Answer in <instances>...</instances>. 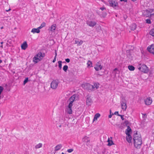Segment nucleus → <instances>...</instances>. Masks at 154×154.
Instances as JSON below:
<instances>
[{
	"mask_svg": "<svg viewBox=\"0 0 154 154\" xmlns=\"http://www.w3.org/2000/svg\"><path fill=\"white\" fill-rule=\"evenodd\" d=\"M134 144L136 148H140L142 144V138L140 134H138L136 131L134 136Z\"/></svg>",
	"mask_w": 154,
	"mask_h": 154,
	"instance_id": "nucleus-1",
	"label": "nucleus"
},
{
	"mask_svg": "<svg viewBox=\"0 0 154 154\" xmlns=\"http://www.w3.org/2000/svg\"><path fill=\"white\" fill-rule=\"evenodd\" d=\"M138 69L140 71L145 73H147L149 71V69L147 66L144 64H139L137 66Z\"/></svg>",
	"mask_w": 154,
	"mask_h": 154,
	"instance_id": "nucleus-2",
	"label": "nucleus"
},
{
	"mask_svg": "<svg viewBox=\"0 0 154 154\" xmlns=\"http://www.w3.org/2000/svg\"><path fill=\"white\" fill-rule=\"evenodd\" d=\"M59 82L58 80H53L51 84V87L53 89H55L57 88L58 86V84Z\"/></svg>",
	"mask_w": 154,
	"mask_h": 154,
	"instance_id": "nucleus-3",
	"label": "nucleus"
},
{
	"mask_svg": "<svg viewBox=\"0 0 154 154\" xmlns=\"http://www.w3.org/2000/svg\"><path fill=\"white\" fill-rule=\"evenodd\" d=\"M120 103L122 109L124 111H125L127 107L126 101L125 99L124 98H122Z\"/></svg>",
	"mask_w": 154,
	"mask_h": 154,
	"instance_id": "nucleus-4",
	"label": "nucleus"
},
{
	"mask_svg": "<svg viewBox=\"0 0 154 154\" xmlns=\"http://www.w3.org/2000/svg\"><path fill=\"white\" fill-rule=\"evenodd\" d=\"M126 53L127 57L131 60H132L134 55L133 51L132 50H127Z\"/></svg>",
	"mask_w": 154,
	"mask_h": 154,
	"instance_id": "nucleus-5",
	"label": "nucleus"
},
{
	"mask_svg": "<svg viewBox=\"0 0 154 154\" xmlns=\"http://www.w3.org/2000/svg\"><path fill=\"white\" fill-rule=\"evenodd\" d=\"M86 24L90 27H93L97 24V22L93 20H89L87 21Z\"/></svg>",
	"mask_w": 154,
	"mask_h": 154,
	"instance_id": "nucleus-6",
	"label": "nucleus"
},
{
	"mask_svg": "<svg viewBox=\"0 0 154 154\" xmlns=\"http://www.w3.org/2000/svg\"><path fill=\"white\" fill-rule=\"evenodd\" d=\"M144 102L146 105H149L151 104L152 100L151 97H149L145 99Z\"/></svg>",
	"mask_w": 154,
	"mask_h": 154,
	"instance_id": "nucleus-7",
	"label": "nucleus"
},
{
	"mask_svg": "<svg viewBox=\"0 0 154 154\" xmlns=\"http://www.w3.org/2000/svg\"><path fill=\"white\" fill-rule=\"evenodd\" d=\"M94 69L97 71H98L99 70L102 69V66L101 65L99 62H98L94 67Z\"/></svg>",
	"mask_w": 154,
	"mask_h": 154,
	"instance_id": "nucleus-8",
	"label": "nucleus"
},
{
	"mask_svg": "<svg viewBox=\"0 0 154 154\" xmlns=\"http://www.w3.org/2000/svg\"><path fill=\"white\" fill-rule=\"evenodd\" d=\"M109 2L110 6L113 7L116 6L118 4L117 2H115L112 0H109Z\"/></svg>",
	"mask_w": 154,
	"mask_h": 154,
	"instance_id": "nucleus-9",
	"label": "nucleus"
},
{
	"mask_svg": "<svg viewBox=\"0 0 154 154\" xmlns=\"http://www.w3.org/2000/svg\"><path fill=\"white\" fill-rule=\"evenodd\" d=\"M147 49L150 53L153 54H154V45H152L150 47H148Z\"/></svg>",
	"mask_w": 154,
	"mask_h": 154,
	"instance_id": "nucleus-10",
	"label": "nucleus"
},
{
	"mask_svg": "<svg viewBox=\"0 0 154 154\" xmlns=\"http://www.w3.org/2000/svg\"><path fill=\"white\" fill-rule=\"evenodd\" d=\"M36 55L40 60H41L45 56V54L42 53L41 52H39Z\"/></svg>",
	"mask_w": 154,
	"mask_h": 154,
	"instance_id": "nucleus-11",
	"label": "nucleus"
},
{
	"mask_svg": "<svg viewBox=\"0 0 154 154\" xmlns=\"http://www.w3.org/2000/svg\"><path fill=\"white\" fill-rule=\"evenodd\" d=\"M92 102V100L89 97V96H87V98L86 100V105L88 106H90Z\"/></svg>",
	"mask_w": 154,
	"mask_h": 154,
	"instance_id": "nucleus-12",
	"label": "nucleus"
},
{
	"mask_svg": "<svg viewBox=\"0 0 154 154\" xmlns=\"http://www.w3.org/2000/svg\"><path fill=\"white\" fill-rule=\"evenodd\" d=\"M90 139L89 137L86 136L85 137L82 138V141L84 142H85L87 144H88L90 142Z\"/></svg>",
	"mask_w": 154,
	"mask_h": 154,
	"instance_id": "nucleus-13",
	"label": "nucleus"
},
{
	"mask_svg": "<svg viewBox=\"0 0 154 154\" xmlns=\"http://www.w3.org/2000/svg\"><path fill=\"white\" fill-rule=\"evenodd\" d=\"M28 45L26 42H24L21 45L22 49L25 50L27 47Z\"/></svg>",
	"mask_w": 154,
	"mask_h": 154,
	"instance_id": "nucleus-14",
	"label": "nucleus"
},
{
	"mask_svg": "<svg viewBox=\"0 0 154 154\" xmlns=\"http://www.w3.org/2000/svg\"><path fill=\"white\" fill-rule=\"evenodd\" d=\"M31 32H33V33H39L40 32V30L38 27L36 29L33 28L32 29Z\"/></svg>",
	"mask_w": 154,
	"mask_h": 154,
	"instance_id": "nucleus-15",
	"label": "nucleus"
},
{
	"mask_svg": "<svg viewBox=\"0 0 154 154\" xmlns=\"http://www.w3.org/2000/svg\"><path fill=\"white\" fill-rule=\"evenodd\" d=\"M127 136L126 137V140L129 143L131 142L132 140V137L130 134H126Z\"/></svg>",
	"mask_w": 154,
	"mask_h": 154,
	"instance_id": "nucleus-16",
	"label": "nucleus"
},
{
	"mask_svg": "<svg viewBox=\"0 0 154 154\" xmlns=\"http://www.w3.org/2000/svg\"><path fill=\"white\" fill-rule=\"evenodd\" d=\"M40 60L38 58V57L36 56V55L35 57L33 58V61L35 63H36L39 61Z\"/></svg>",
	"mask_w": 154,
	"mask_h": 154,
	"instance_id": "nucleus-17",
	"label": "nucleus"
},
{
	"mask_svg": "<svg viewBox=\"0 0 154 154\" xmlns=\"http://www.w3.org/2000/svg\"><path fill=\"white\" fill-rule=\"evenodd\" d=\"M137 25L135 23H132L130 26V28L131 30H134L136 28Z\"/></svg>",
	"mask_w": 154,
	"mask_h": 154,
	"instance_id": "nucleus-18",
	"label": "nucleus"
},
{
	"mask_svg": "<svg viewBox=\"0 0 154 154\" xmlns=\"http://www.w3.org/2000/svg\"><path fill=\"white\" fill-rule=\"evenodd\" d=\"M132 130L131 128L129 126H128L127 128L125 131L126 134H130L129 133Z\"/></svg>",
	"mask_w": 154,
	"mask_h": 154,
	"instance_id": "nucleus-19",
	"label": "nucleus"
},
{
	"mask_svg": "<svg viewBox=\"0 0 154 154\" xmlns=\"http://www.w3.org/2000/svg\"><path fill=\"white\" fill-rule=\"evenodd\" d=\"M62 146L61 144H60L56 146L55 147L54 151H57L58 150L62 148Z\"/></svg>",
	"mask_w": 154,
	"mask_h": 154,
	"instance_id": "nucleus-20",
	"label": "nucleus"
},
{
	"mask_svg": "<svg viewBox=\"0 0 154 154\" xmlns=\"http://www.w3.org/2000/svg\"><path fill=\"white\" fill-rule=\"evenodd\" d=\"M76 96V95H75L74 94L70 98L69 100L70 102L73 103L75 99Z\"/></svg>",
	"mask_w": 154,
	"mask_h": 154,
	"instance_id": "nucleus-21",
	"label": "nucleus"
},
{
	"mask_svg": "<svg viewBox=\"0 0 154 154\" xmlns=\"http://www.w3.org/2000/svg\"><path fill=\"white\" fill-rule=\"evenodd\" d=\"M56 28V24H53L50 27V31L53 32H54V30Z\"/></svg>",
	"mask_w": 154,
	"mask_h": 154,
	"instance_id": "nucleus-22",
	"label": "nucleus"
},
{
	"mask_svg": "<svg viewBox=\"0 0 154 154\" xmlns=\"http://www.w3.org/2000/svg\"><path fill=\"white\" fill-rule=\"evenodd\" d=\"M100 114L99 113H96L94 116L93 120V121L97 120V119L100 117Z\"/></svg>",
	"mask_w": 154,
	"mask_h": 154,
	"instance_id": "nucleus-23",
	"label": "nucleus"
},
{
	"mask_svg": "<svg viewBox=\"0 0 154 154\" xmlns=\"http://www.w3.org/2000/svg\"><path fill=\"white\" fill-rule=\"evenodd\" d=\"M107 142L108 143L107 145L109 146H110L114 144L112 141V140H110L109 138L108 139Z\"/></svg>",
	"mask_w": 154,
	"mask_h": 154,
	"instance_id": "nucleus-24",
	"label": "nucleus"
},
{
	"mask_svg": "<svg viewBox=\"0 0 154 154\" xmlns=\"http://www.w3.org/2000/svg\"><path fill=\"white\" fill-rule=\"evenodd\" d=\"M83 43V41L82 40L80 41H79L77 40L75 41V44H77V45L79 46L82 44Z\"/></svg>",
	"mask_w": 154,
	"mask_h": 154,
	"instance_id": "nucleus-25",
	"label": "nucleus"
},
{
	"mask_svg": "<svg viewBox=\"0 0 154 154\" xmlns=\"http://www.w3.org/2000/svg\"><path fill=\"white\" fill-rule=\"evenodd\" d=\"M67 112L69 114H72V109L68 108L67 109Z\"/></svg>",
	"mask_w": 154,
	"mask_h": 154,
	"instance_id": "nucleus-26",
	"label": "nucleus"
},
{
	"mask_svg": "<svg viewBox=\"0 0 154 154\" xmlns=\"http://www.w3.org/2000/svg\"><path fill=\"white\" fill-rule=\"evenodd\" d=\"M42 143H39L35 146V148L36 149L39 148L42 146Z\"/></svg>",
	"mask_w": 154,
	"mask_h": 154,
	"instance_id": "nucleus-27",
	"label": "nucleus"
},
{
	"mask_svg": "<svg viewBox=\"0 0 154 154\" xmlns=\"http://www.w3.org/2000/svg\"><path fill=\"white\" fill-rule=\"evenodd\" d=\"M128 68L130 71H134V67L131 65H129L128 66Z\"/></svg>",
	"mask_w": 154,
	"mask_h": 154,
	"instance_id": "nucleus-28",
	"label": "nucleus"
},
{
	"mask_svg": "<svg viewBox=\"0 0 154 154\" xmlns=\"http://www.w3.org/2000/svg\"><path fill=\"white\" fill-rule=\"evenodd\" d=\"M149 33L150 35H152V36H154V28L150 30Z\"/></svg>",
	"mask_w": 154,
	"mask_h": 154,
	"instance_id": "nucleus-29",
	"label": "nucleus"
},
{
	"mask_svg": "<svg viewBox=\"0 0 154 154\" xmlns=\"http://www.w3.org/2000/svg\"><path fill=\"white\" fill-rule=\"evenodd\" d=\"M45 22H43L41 24L40 26L38 27V28H39V29H40L42 28L43 27H45Z\"/></svg>",
	"mask_w": 154,
	"mask_h": 154,
	"instance_id": "nucleus-30",
	"label": "nucleus"
},
{
	"mask_svg": "<svg viewBox=\"0 0 154 154\" xmlns=\"http://www.w3.org/2000/svg\"><path fill=\"white\" fill-rule=\"evenodd\" d=\"M62 62L61 61H58V66L60 69L62 68Z\"/></svg>",
	"mask_w": 154,
	"mask_h": 154,
	"instance_id": "nucleus-31",
	"label": "nucleus"
},
{
	"mask_svg": "<svg viewBox=\"0 0 154 154\" xmlns=\"http://www.w3.org/2000/svg\"><path fill=\"white\" fill-rule=\"evenodd\" d=\"M68 68V66L66 65L63 66V70L65 72H66Z\"/></svg>",
	"mask_w": 154,
	"mask_h": 154,
	"instance_id": "nucleus-32",
	"label": "nucleus"
},
{
	"mask_svg": "<svg viewBox=\"0 0 154 154\" xmlns=\"http://www.w3.org/2000/svg\"><path fill=\"white\" fill-rule=\"evenodd\" d=\"M87 64L88 66H90V67L92 66V63L91 61H90V60H88V62L87 63Z\"/></svg>",
	"mask_w": 154,
	"mask_h": 154,
	"instance_id": "nucleus-33",
	"label": "nucleus"
},
{
	"mask_svg": "<svg viewBox=\"0 0 154 154\" xmlns=\"http://www.w3.org/2000/svg\"><path fill=\"white\" fill-rule=\"evenodd\" d=\"M4 90V88L2 86H0V98H1V95Z\"/></svg>",
	"mask_w": 154,
	"mask_h": 154,
	"instance_id": "nucleus-34",
	"label": "nucleus"
},
{
	"mask_svg": "<svg viewBox=\"0 0 154 154\" xmlns=\"http://www.w3.org/2000/svg\"><path fill=\"white\" fill-rule=\"evenodd\" d=\"M84 86H88V87H91L92 89H94L95 88V87H94V86L91 85L89 84L85 85H84Z\"/></svg>",
	"mask_w": 154,
	"mask_h": 154,
	"instance_id": "nucleus-35",
	"label": "nucleus"
},
{
	"mask_svg": "<svg viewBox=\"0 0 154 154\" xmlns=\"http://www.w3.org/2000/svg\"><path fill=\"white\" fill-rule=\"evenodd\" d=\"M28 81V78L27 77L26 78L24 81H23V84L25 85L26 83Z\"/></svg>",
	"mask_w": 154,
	"mask_h": 154,
	"instance_id": "nucleus-36",
	"label": "nucleus"
},
{
	"mask_svg": "<svg viewBox=\"0 0 154 154\" xmlns=\"http://www.w3.org/2000/svg\"><path fill=\"white\" fill-rule=\"evenodd\" d=\"M72 103H73L70 102V103L68 106V108H72V106L73 105Z\"/></svg>",
	"mask_w": 154,
	"mask_h": 154,
	"instance_id": "nucleus-37",
	"label": "nucleus"
},
{
	"mask_svg": "<svg viewBox=\"0 0 154 154\" xmlns=\"http://www.w3.org/2000/svg\"><path fill=\"white\" fill-rule=\"evenodd\" d=\"M125 123L126 125L127 126H129V122L128 120H125Z\"/></svg>",
	"mask_w": 154,
	"mask_h": 154,
	"instance_id": "nucleus-38",
	"label": "nucleus"
},
{
	"mask_svg": "<svg viewBox=\"0 0 154 154\" xmlns=\"http://www.w3.org/2000/svg\"><path fill=\"white\" fill-rule=\"evenodd\" d=\"M101 29V28L100 26H99L96 29L97 30V32H99L100 31Z\"/></svg>",
	"mask_w": 154,
	"mask_h": 154,
	"instance_id": "nucleus-39",
	"label": "nucleus"
},
{
	"mask_svg": "<svg viewBox=\"0 0 154 154\" xmlns=\"http://www.w3.org/2000/svg\"><path fill=\"white\" fill-rule=\"evenodd\" d=\"M146 23L150 24L151 23V20L149 19H147L146 20Z\"/></svg>",
	"mask_w": 154,
	"mask_h": 154,
	"instance_id": "nucleus-40",
	"label": "nucleus"
},
{
	"mask_svg": "<svg viewBox=\"0 0 154 154\" xmlns=\"http://www.w3.org/2000/svg\"><path fill=\"white\" fill-rule=\"evenodd\" d=\"M73 149H68L67 150V151L68 152L70 153V152H72L73 151Z\"/></svg>",
	"mask_w": 154,
	"mask_h": 154,
	"instance_id": "nucleus-41",
	"label": "nucleus"
},
{
	"mask_svg": "<svg viewBox=\"0 0 154 154\" xmlns=\"http://www.w3.org/2000/svg\"><path fill=\"white\" fill-rule=\"evenodd\" d=\"M65 61L67 63H69L70 62V59L69 58H67L65 59Z\"/></svg>",
	"mask_w": 154,
	"mask_h": 154,
	"instance_id": "nucleus-42",
	"label": "nucleus"
},
{
	"mask_svg": "<svg viewBox=\"0 0 154 154\" xmlns=\"http://www.w3.org/2000/svg\"><path fill=\"white\" fill-rule=\"evenodd\" d=\"M100 9L102 11H103L104 10L106 9V8L105 7H102L100 8Z\"/></svg>",
	"mask_w": 154,
	"mask_h": 154,
	"instance_id": "nucleus-43",
	"label": "nucleus"
},
{
	"mask_svg": "<svg viewBox=\"0 0 154 154\" xmlns=\"http://www.w3.org/2000/svg\"><path fill=\"white\" fill-rule=\"evenodd\" d=\"M94 86H95V87L96 88V89H97L99 87V85H98L97 84L95 85L94 84Z\"/></svg>",
	"mask_w": 154,
	"mask_h": 154,
	"instance_id": "nucleus-44",
	"label": "nucleus"
},
{
	"mask_svg": "<svg viewBox=\"0 0 154 154\" xmlns=\"http://www.w3.org/2000/svg\"><path fill=\"white\" fill-rule=\"evenodd\" d=\"M56 60V56H55L54 58V59L53 60V61H52L53 62V63H54L55 62Z\"/></svg>",
	"mask_w": 154,
	"mask_h": 154,
	"instance_id": "nucleus-45",
	"label": "nucleus"
},
{
	"mask_svg": "<svg viewBox=\"0 0 154 154\" xmlns=\"http://www.w3.org/2000/svg\"><path fill=\"white\" fill-rule=\"evenodd\" d=\"M106 15V14L105 13L104 14H103V15H102V16L103 17H105Z\"/></svg>",
	"mask_w": 154,
	"mask_h": 154,
	"instance_id": "nucleus-46",
	"label": "nucleus"
},
{
	"mask_svg": "<svg viewBox=\"0 0 154 154\" xmlns=\"http://www.w3.org/2000/svg\"><path fill=\"white\" fill-rule=\"evenodd\" d=\"M114 114L115 115L117 114V115L119 114V112H115L114 113Z\"/></svg>",
	"mask_w": 154,
	"mask_h": 154,
	"instance_id": "nucleus-47",
	"label": "nucleus"
},
{
	"mask_svg": "<svg viewBox=\"0 0 154 154\" xmlns=\"http://www.w3.org/2000/svg\"><path fill=\"white\" fill-rule=\"evenodd\" d=\"M120 1L121 2L123 1L125 2H126L127 1V0H120Z\"/></svg>",
	"mask_w": 154,
	"mask_h": 154,
	"instance_id": "nucleus-48",
	"label": "nucleus"
},
{
	"mask_svg": "<svg viewBox=\"0 0 154 154\" xmlns=\"http://www.w3.org/2000/svg\"><path fill=\"white\" fill-rule=\"evenodd\" d=\"M121 119L122 120H124V116H121Z\"/></svg>",
	"mask_w": 154,
	"mask_h": 154,
	"instance_id": "nucleus-49",
	"label": "nucleus"
},
{
	"mask_svg": "<svg viewBox=\"0 0 154 154\" xmlns=\"http://www.w3.org/2000/svg\"><path fill=\"white\" fill-rule=\"evenodd\" d=\"M112 116V115H111V114H110L109 116V118H111Z\"/></svg>",
	"mask_w": 154,
	"mask_h": 154,
	"instance_id": "nucleus-50",
	"label": "nucleus"
},
{
	"mask_svg": "<svg viewBox=\"0 0 154 154\" xmlns=\"http://www.w3.org/2000/svg\"><path fill=\"white\" fill-rule=\"evenodd\" d=\"M118 116H120L121 117L122 116H124L123 115H120V114H119L118 115Z\"/></svg>",
	"mask_w": 154,
	"mask_h": 154,
	"instance_id": "nucleus-51",
	"label": "nucleus"
},
{
	"mask_svg": "<svg viewBox=\"0 0 154 154\" xmlns=\"http://www.w3.org/2000/svg\"><path fill=\"white\" fill-rule=\"evenodd\" d=\"M11 10V9L10 8H9L8 10H6V11L7 12H8V11H10Z\"/></svg>",
	"mask_w": 154,
	"mask_h": 154,
	"instance_id": "nucleus-52",
	"label": "nucleus"
},
{
	"mask_svg": "<svg viewBox=\"0 0 154 154\" xmlns=\"http://www.w3.org/2000/svg\"><path fill=\"white\" fill-rule=\"evenodd\" d=\"M57 56V53L56 51L55 52V56H56V57Z\"/></svg>",
	"mask_w": 154,
	"mask_h": 154,
	"instance_id": "nucleus-53",
	"label": "nucleus"
},
{
	"mask_svg": "<svg viewBox=\"0 0 154 154\" xmlns=\"http://www.w3.org/2000/svg\"><path fill=\"white\" fill-rule=\"evenodd\" d=\"M142 114L144 116H146V114H143V113H142Z\"/></svg>",
	"mask_w": 154,
	"mask_h": 154,
	"instance_id": "nucleus-54",
	"label": "nucleus"
},
{
	"mask_svg": "<svg viewBox=\"0 0 154 154\" xmlns=\"http://www.w3.org/2000/svg\"><path fill=\"white\" fill-rule=\"evenodd\" d=\"M2 60L0 59V63H2Z\"/></svg>",
	"mask_w": 154,
	"mask_h": 154,
	"instance_id": "nucleus-55",
	"label": "nucleus"
},
{
	"mask_svg": "<svg viewBox=\"0 0 154 154\" xmlns=\"http://www.w3.org/2000/svg\"><path fill=\"white\" fill-rule=\"evenodd\" d=\"M0 47L2 48H3V45H1L0 46Z\"/></svg>",
	"mask_w": 154,
	"mask_h": 154,
	"instance_id": "nucleus-56",
	"label": "nucleus"
},
{
	"mask_svg": "<svg viewBox=\"0 0 154 154\" xmlns=\"http://www.w3.org/2000/svg\"><path fill=\"white\" fill-rule=\"evenodd\" d=\"M154 9H151V10H152V11L150 12V13H151L152 12V11H154Z\"/></svg>",
	"mask_w": 154,
	"mask_h": 154,
	"instance_id": "nucleus-57",
	"label": "nucleus"
},
{
	"mask_svg": "<svg viewBox=\"0 0 154 154\" xmlns=\"http://www.w3.org/2000/svg\"><path fill=\"white\" fill-rule=\"evenodd\" d=\"M0 28H1V29H3V26H2V27H1Z\"/></svg>",
	"mask_w": 154,
	"mask_h": 154,
	"instance_id": "nucleus-58",
	"label": "nucleus"
},
{
	"mask_svg": "<svg viewBox=\"0 0 154 154\" xmlns=\"http://www.w3.org/2000/svg\"><path fill=\"white\" fill-rule=\"evenodd\" d=\"M150 15H154V13L153 14H150Z\"/></svg>",
	"mask_w": 154,
	"mask_h": 154,
	"instance_id": "nucleus-59",
	"label": "nucleus"
},
{
	"mask_svg": "<svg viewBox=\"0 0 154 154\" xmlns=\"http://www.w3.org/2000/svg\"><path fill=\"white\" fill-rule=\"evenodd\" d=\"M3 42H1V44L2 45L3 44Z\"/></svg>",
	"mask_w": 154,
	"mask_h": 154,
	"instance_id": "nucleus-60",
	"label": "nucleus"
},
{
	"mask_svg": "<svg viewBox=\"0 0 154 154\" xmlns=\"http://www.w3.org/2000/svg\"><path fill=\"white\" fill-rule=\"evenodd\" d=\"M132 1H133V2H134L136 1L137 0H131Z\"/></svg>",
	"mask_w": 154,
	"mask_h": 154,
	"instance_id": "nucleus-61",
	"label": "nucleus"
},
{
	"mask_svg": "<svg viewBox=\"0 0 154 154\" xmlns=\"http://www.w3.org/2000/svg\"><path fill=\"white\" fill-rule=\"evenodd\" d=\"M61 127V125H60L59 126V127Z\"/></svg>",
	"mask_w": 154,
	"mask_h": 154,
	"instance_id": "nucleus-62",
	"label": "nucleus"
},
{
	"mask_svg": "<svg viewBox=\"0 0 154 154\" xmlns=\"http://www.w3.org/2000/svg\"><path fill=\"white\" fill-rule=\"evenodd\" d=\"M116 69H116V68H115V69H114V70H116Z\"/></svg>",
	"mask_w": 154,
	"mask_h": 154,
	"instance_id": "nucleus-63",
	"label": "nucleus"
},
{
	"mask_svg": "<svg viewBox=\"0 0 154 154\" xmlns=\"http://www.w3.org/2000/svg\"><path fill=\"white\" fill-rule=\"evenodd\" d=\"M62 154H64L63 152H62Z\"/></svg>",
	"mask_w": 154,
	"mask_h": 154,
	"instance_id": "nucleus-64",
	"label": "nucleus"
}]
</instances>
